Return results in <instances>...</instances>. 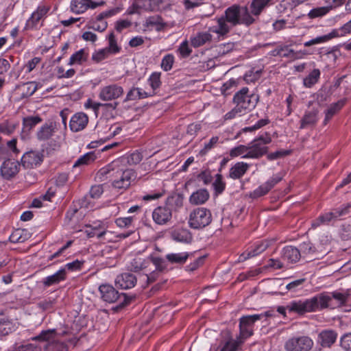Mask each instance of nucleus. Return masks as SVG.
I'll use <instances>...</instances> for the list:
<instances>
[{"label":"nucleus","instance_id":"nucleus-14","mask_svg":"<svg viewBox=\"0 0 351 351\" xmlns=\"http://www.w3.org/2000/svg\"><path fill=\"white\" fill-rule=\"evenodd\" d=\"M20 164L18 161L7 160L1 167V176L5 179H10L15 176L19 171Z\"/></svg>","mask_w":351,"mask_h":351},{"label":"nucleus","instance_id":"nucleus-2","mask_svg":"<svg viewBox=\"0 0 351 351\" xmlns=\"http://www.w3.org/2000/svg\"><path fill=\"white\" fill-rule=\"evenodd\" d=\"M114 163H112L107 167L101 168L97 173V176L101 181L104 177L110 178L112 180V185L118 189H126L131 184V179L134 176L132 169H121L114 168Z\"/></svg>","mask_w":351,"mask_h":351},{"label":"nucleus","instance_id":"nucleus-34","mask_svg":"<svg viewBox=\"0 0 351 351\" xmlns=\"http://www.w3.org/2000/svg\"><path fill=\"white\" fill-rule=\"evenodd\" d=\"M165 204L173 211L181 208L183 204L182 197L180 195L169 197Z\"/></svg>","mask_w":351,"mask_h":351},{"label":"nucleus","instance_id":"nucleus-38","mask_svg":"<svg viewBox=\"0 0 351 351\" xmlns=\"http://www.w3.org/2000/svg\"><path fill=\"white\" fill-rule=\"evenodd\" d=\"M88 54H86L84 49H82L71 56L69 62V64H81L83 62H85L86 60Z\"/></svg>","mask_w":351,"mask_h":351},{"label":"nucleus","instance_id":"nucleus-12","mask_svg":"<svg viewBox=\"0 0 351 351\" xmlns=\"http://www.w3.org/2000/svg\"><path fill=\"white\" fill-rule=\"evenodd\" d=\"M88 123V117L84 112H77L72 116L69 128L72 132H77L84 130Z\"/></svg>","mask_w":351,"mask_h":351},{"label":"nucleus","instance_id":"nucleus-13","mask_svg":"<svg viewBox=\"0 0 351 351\" xmlns=\"http://www.w3.org/2000/svg\"><path fill=\"white\" fill-rule=\"evenodd\" d=\"M337 336V332L334 330H323L318 335L317 341L323 348H330L335 343Z\"/></svg>","mask_w":351,"mask_h":351},{"label":"nucleus","instance_id":"nucleus-16","mask_svg":"<svg viewBox=\"0 0 351 351\" xmlns=\"http://www.w3.org/2000/svg\"><path fill=\"white\" fill-rule=\"evenodd\" d=\"M136 277L131 273H123L116 278L115 283L117 287L122 289H128L134 287L136 284Z\"/></svg>","mask_w":351,"mask_h":351},{"label":"nucleus","instance_id":"nucleus-17","mask_svg":"<svg viewBox=\"0 0 351 351\" xmlns=\"http://www.w3.org/2000/svg\"><path fill=\"white\" fill-rule=\"evenodd\" d=\"M56 125L55 122L49 121L45 123L36 132V137L40 141L49 140L56 131Z\"/></svg>","mask_w":351,"mask_h":351},{"label":"nucleus","instance_id":"nucleus-28","mask_svg":"<svg viewBox=\"0 0 351 351\" xmlns=\"http://www.w3.org/2000/svg\"><path fill=\"white\" fill-rule=\"evenodd\" d=\"M57 332L55 329L43 330L38 335L32 338L35 341H47V343L56 341Z\"/></svg>","mask_w":351,"mask_h":351},{"label":"nucleus","instance_id":"nucleus-55","mask_svg":"<svg viewBox=\"0 0 351 351\" xmlns=\"http://www.w3.org/2000/svg\"><path fill=\"white\" fill-rule=\"evenodd\" d=\"M15 128V124L5 122L0 124V132L6 134H10L14 131Z\"/></svg>","mask_w":351,"mask_h":351},{"label":"nucleus","instance_id":"nucleus-22","mask_svg":"<svg viewBox=\"0 0 351 351\" xmlns=\"http://www.w3.org/2000/svg\"><path fill=\"white\" fill-rule=\"evenodd\" d=\"M212 40V35L208 32H199L191 38V45L194 47H199Z\"/></svg>","mask_w":351,"mask_h":351},{"label":"nucleus","instance_id":"nucleus-59","mask_svg":"<svg viewBox=\"0 0 351 351\" xmlns=\"http://www.w3.org/2000/svg\"><path fill=\"white\" fill-rule=\"evenodd\" d=\"M90 25L88 26V28L101 32L106 30L108 27L107 22L106 21H102L101 23H98L97 21H92L90 23Z\"/></svg>","mask_w":351,"mask_h":351},{"label":"nucleus","instance_id":"nucleus-58","mask_svg":"<svg viewBox=\"0 0 351 351\" xmlns=\"http://www.w3.org/2000/svg\"><path fill=\"white\" fill-rule=\"evenodd\" d=\"M282 179V177L279 175H275L272 178H271L269 180L264 183L265 186L267 188L269 191H270L277 183L280 182Z\"/></svg>","mask_w":351,"mask_h":351},{"label":"nucleus","instance_id":"nucleus-27","mask_svg":"<svg viewBox=\"0 0 351 351\" xmlns=\"http://www.w3.org/2000/svg\"><path fill=\"white\" fill-rule=\"evenodd\" d=\"M270 1L271 0H253L250 5L252 14L256 16H259L263 9L269 5Z\"/></svg>","mask_w":351,"mask_h":351},{"label":"nucleus","instance_id":"nucleus-15","mask_svg":"<svg viewBox=\"0 0 351 351\" xmlns=\"http://www.w3.org/2000/svg\"><path fill=\"white\" fill-rule=\"evenodd\" d=\"M319 110L316 108L306 111L300 120V129L314 128L319 120Z\"/></svg>","mask_w":351,"mask_h":351},{"label":"nucleus","instance_id":"nucleus-18","mask_svg":"<svg viewBox=\"0 0 351 351\" xmlns=\"http://www.w3.org/2000/svg\"><path fill=\"white\" fill-rule=\"evenodd\" d=\"M281 257L284 261L293 263L298 262L301 258V254L297 247L289 245L282 249Z\"/></svg>","mask_w":351,"mask_h":351},{"label":"nucleus","instance_id":"nucleus-23","mask_svg":"<svg viewBox=\"0 0 351 351\" xmlns=\"http://www.w3.org/2000/svg\"><path fill=\"white\" fill-rule=\"evenodd\" d=\"M209 196V193L206 189H199L192 193L189 201L192 204H202L208 199Z\"/></svg>","mask_w":351,"mask_h":351},{"label":"nucleus","instance_id":"nucleus-31","mask_svg":"<svg viewBox=\"0 0 351 351\" xmlns=\"http://www.w3.org/2000/svg\"><path fill=\"white\" fill-rule=\"evenodd\" d=\"M89 0H73L71 3V9L72 12L81 14L88 9Z\"/></svg>","mask_w":351,"mask_h":351},{"label":"nucleus","instance_id":"nucleus-40","mask_svg":"<svg viewBox=\"0 0 351 351\" xmlns=\"http://www.w3.org/2000/svg\"><path fill=\"white\" fill-rule=\"evenodd\" d=\"M95 156L94 152H88L80 157L74 163L73 167H80L82 165H88L90 162L94 161Z\"/></svg>","mask_w":351,"mask_h":351},{"label":"nucleus","instance_id":"nucleus-48","mask_svg":"<svg viewBox=\"0 0 351 351\" xmlns=\"http://www.w3.org/2000/svg\"><path fill=\"white\" fill-rule=\"evenodd\" d=\"M109 40V47L108 48H106L108 50V53H116L119 52L120 47L117 45V41L115 40V37L114 33L112 32L108 36Z\"/></svg>","mask_w":351,"mask_h":351},{"label":"nucleus","instance_id":"nucleus-4","mask_svg":"<svg viewBox=\"0 0 351 351\" xmlns=\"http://www.w3.org/2000/svg\"><path fill=\"white\" fill-rule=\"evenodd\" d=\"M99 290L101 293V298L105 302L112 303L116 302L118 299L123 298V300L120 304L113 308L115 311H118L119 309L127 306L136 298L134 295H128L126 293L119 294V292L110 285H101L99 286Z\"/></svg>","mask_w":351,"mask_h":351},{"label":"nucleus","instance_id":"nucleus-39","mask_svg":"<svg viewBox=\"0 0 351 351\" xmlns=\"http://www.w3.org/2000/svg\"><path fill=\"white\" fill-rule=\"evenodd\" d=\"M148 259L156 267L155 271L162 273L167 269V264L165 259L153 255H150Z\"/></svg>","mask_w":351,"mask_h":351},{"label":"nucleus","instance_id":"nucleus-11","mask_svg":"<svg viewBox=\"0 0 351 351\" xmlns=\"http://www.w3.org/2000/svg\"><path fill=\"white\" fill-rule=\"evenodd\" d=\"M123 93L121 86L111 84L101 88L99 97L103 101H110L121 97Z\"/></svg>","mask_w":351,"mask_h":351},{"label":"nucleus","instance_id":"nucleus-50","mask_svg":"<svg viewBox=\"0 0 351 351\" xmlns=\"http://www.w3.org/2000/svg\"><path fill=\"white\" fill-rule=\"evenodd\" d=\"M174 58L171 54L166 55L162 60L161 67L165 71H168L171 70L172 68V65L173 63Z\"/></svg>","mask_w":351,"mask_h":351},{"label":"nucleus","instance_id":"nucleus-1","mask_svg":"<svg viewBox=\"0 0 351 351\" xmlns=\"http://www.w3.org/2000/svg\"><path fill=\"white\" fill-rule=\"evenodd\" d=\"M346 300L347 295L341 293H323L304 301H293L287 306V308L290 312L303 315L306 313L315 312L328 307L334 308L335 306L343 305L346 303Z\"/></svg>","mask_w":351,"mask_h":351},{"label":"nucleus","instance_id":"nucleus-41","mask_svg":"<svg viewBox=\"0 0 351 351\" xmlns=\"http://www.w3.org/2000/svg\"><path fill=\"white\" fill-rule=\"evenodd\" d=\"M147 263L145 260L141 258H135L131 262L130 270L134 272L139 271L147 267Z\"/></svg>","mask_w":351,"mask_h":351},{"label":"nucleus","instance_id":"nucleus-57","mask_svg":"<svg viewBox=\"0 0 351 351\" xmlns=\"http://www.w3.org/2000/svg\"><path fill=\"white\" fill-rule=\"evenodd\" d=\"M304 278H300L292 281L286 285V290L295 291L298 290V288L304 283Z\"/></svg>","mask_w":351,"mask_h":351},{"label":"nucleus","instance_id":"nucleus-25","mask_svg":"<svg viewBox=\"0 0 351 351\" xmlns=\"http://www.w3.org/2000/svg\"><path fill=\"white\" fill-rule=\"evenodd\" d=\"M192 253H171L166 255V259L172 264H184Z\"/></svg>","mask_w":351,"mask_h":351},{"label":"nucleus","instance_id":"nucleus-20","mask_svg":"<svg viewBox=\"0 0 351 351\" xmlns=\"http://www.w3.org/2000/svg\"><path fill=\"white\" fill-rule=\"evenodd\" d=\"M66 271L65 269H61L54 274L49 276L43 280V284L45 287H50L57 285L66 279Z\"/></svg>","mask_w":351,"mask_h":351},{"label":"nucleus","instance_id":"nucleus-52","mask_svg":"<svg viewBox=\"0 0 351 351\" xmlns=\"http://www.w3.org/2000/svg\"><path fill=\"white\" fill-rule=\"evenodd\" d=\"M142 154L138 152H135L128 156L127 160L129 165H135L138 164L142 160Z\"/></svg>","mask_w":351,"mask_h":351},{"label":"nucleus","instance_id":"nucleus-6","mask_svg":"<svg viewBox=\"0 0 351 351\" xmlns=\"http://www.w3.org/2000/svg\"><path fill=\"white\" fill-rule=\"evenodd\" d=\"M271 141V138L268 134L261 135L255 138L251 143L247 153L243 156V158H259L267 154L268 147L265 146Z\"/></svg>","mask_w":351,"mask_h":351},{"label":"nucleus","instance_id":"nucleus-24","mask_svg":"<svg viewBox=\"0 0 351 351\" xmlns=\"http://www.w3.org/2000/svg\"><path fill=\"white\" fill-rule=\"evenodd\" d=\"M172 238L177 242L184 243H190L193 239L191 232L186 229H180L174 231L172 233Z\"/></svg>","mask_w":351,"mask_h":351},{"label":"nucleus","instance_id":"nucleus-53","mask_svg":"<svg viewBox=\"0 0 351 351\" xmlns=\"http://www.w3.org/2000/svg\"><path fill=\"white\" fill-rule=\"evenodd\" d=\"M291 150H279L267 155V158L269 160H276L278 158L288 156L291 154Z\"/></svg>","mask_w":351,"mask_h":351},{"label":"nucleus","instance_id":"nucleus-51","mask_svg":"<svg viewBox=\"0 0 351 351\" xmlns=\"http://www.w3.org/2000/svg\"><path fill=\"white\" fill-rule=\"evenodd\" d=\"M149 82L154 90L159 88L161 84L160 73H153L149 78Z\"/></svg>","mask_w":351,"mask_h":351},{"label":"nucleus","instance_id":"nucleus-5","mask_svg":"<svg viewBox=\"0 0 351 351\" xmlns=\"http://www.w3.org/2000/svg\"><path fill=\"white\" fill-rule=\"evenodd\" d=\"M258 101V96L254 94H249L247 87L242 88L237 92L233 97V103L235 106L243 113L247 110H252Z\"/></svg>","mask_w":351,"mask_h":351},{"label":"nucleus","instance_id":"nucleus-10","mask_svg":"<svg viewBox=\"0 0 351 351\" xmlns=\"http://www.w3.org/2000/svg\"><path fill=\"white\" fill-rule=\"evenodd\" d=\"M172 212L166 204L158 206L152 212V219L156 224L165 225L171 219Z\"/></svg>","mask_w":351,"mask_h":351},{"label":"nucleus","instance_id":"nucleus-61","mask_svg":"<svg viewBox=\"0 0 351 351\" xmlns=\"http://www.w3.org/2000/svg\"><path fill=\"white\" fill-rule=\"evenodd\" d=\"M234 47V44L233 43H228L219 45L217 46V49L219 53L226 54L230 51H231Z\"/></svg>","mask_w":351,"mask_h":351},{"label":"nucleus","instance_id":"nucleus-46","mask_svg":"<svg viewBox=\"0 0 351 351\" xmlns=\"http://www.w3.org/2000/svg\"><path fill=\"white\" fill-rule=\"evenodd\" d=\"M316 250L315 247L310 241L303 242L300 245V254H313Z\"/></svg>","mask_w":351,"mask_h":351},{"label":"nucleus","instance_id":"nucleus-35","mask_svg":"<svg viewBox=\"0 0 351 351\" xmlns=\"http://www.w3.org/2000/svg\"><path fill=\"white\" fill-rule=\"evenodd\" d=\"M9 239L12 243H23L27 239V231L17 229L11 234Z\"/></svg>","mask_w":351,"mask_h":351},{"label":"nucleus","instance_id":"nucleus-45","mask_svg":"<svg viewBox=\"0 0 351 351\" xmlns=\"http://www.w3.org/2000/svg\"><path fill=\"white\" fill-rule=\"evenodd\" d=\"M219 139V138L218 136L212 137L209 142L205 143L204 148L199 151V154L202 156L206 155L208 151L215 147L218 143Z\"/></svg>","mask_w":351,"mask_h":351},{"label":"nucleus","instance_id":"nucleus-37","mask_svg":"<svg viewBox=\"0 0 351 351\" xmlns=\"http://www.w3.org/2000/svg\"><path fill=\"white\" fill-rule=\"evenodd\" d=\"M49 10V8L48 7L39 6L37 10L32 13L29 21H31L33 25H36L45 15L47 14Z\"/></svg>","mask_w":351,"mask_h":351},{"label":"nucleus","instance_id":"nucleus-19","mask_svg":"<svg viewBox=\"0 0 351 351\" xmlns=\"http://www.w3.org/2000/svg\"><path fill=\"white\" fill-rule=\"evenodd\" d=\"M269 246L267 241H263L260 244L256 245L253 249L247 250L241 254L239 261H244L250 258L256 256L264 252Z\"/></svg>","mask_w":351,"mask_h":351},{"label":"nucleus","instance_id":"nucleus-43","mask_svg":"<svg viewBox=\"0 0 351 351\" xmlns=\"http://www.w3.org/2000/svg\"><path fill=\"white\" fill-rule=\"evenodd\" d=\"M215 177L216 178L213 185L215 193L221 194L225 189L226 183L223 181V177L221 174L217 173Z\"/></svg>","mask_w":351,"mask_h":351},{"label":"nucleus","instance_id":"nucleus-54","mask_svg":"<svg viewBox=\"0 0 351 351\" xmlns=\"http://www.w3.org/2000/svg\"><path fill=\"white\" fill-rule=\"evenodd\" d=\"M345 102V100H339L331 104L326 111L334 116L344 106Z\"/></svg>","mask_w":351,"mask_h":351},{"label":"nucleus","instance_id":"nucleus-42","mask_svg":"<svg viewBox=\"0 0 351 351\" xmlns=\"http://www.w3.org/2000/svg\"><path fill=\"white\" fill-rule=\"evenodd\" d=\"M330 10V8L328 7H319L316 8L311 10L308 14V16L309 19H315L317 17H321L326 14Z\"/></svg>","mask_w":351,"mask_h":351},{"label":"nucleus","instance_id":"nucleus-33","mask_svg":"<svg viewBox=\"0 0 351 351\" xmlns=\"http://www.w3.org/2000/svg\"><path fill=\"white\" fill-rule=\"evenodd\" d=\"M319 76L320 71L317 69H313V71L310 73L304 79V85L306 87L311 88L317 82Z\"/></svg>","mask_w":351,"mask_h":351},{"label":"nucleus","instance_id":"nucleus-60","mask_svg":"<svg viewBox=\"0 0 351 351\" xmlns=\"http://www.w3.org/2000/svg\"><path fill=\"white\" fill-rule=\"evenodd\" d=\"M178 51H180L181 56L184 58L188 57L192 52V50L189 46V43L187 40L184 41L180 45Z\"/></svg>","mask_w":351,"mask_h":351},{"label":"nucleus","instance_id":"nucleus-62","mask_svg":"<svg viewBox=\"0 0 351 351\" xmlns=\"http://www.w3.org/2000/svg\"><path fill=\"white\" fill-rule=\"evenodd\" d=\"M236 86V81L234 80H230L224 83L221 87V92L224 95H228L230 93L229 91L232 87Z\"/></svg>","mask_w":351,"mask_h":351},{"label":"nucleus","instance_id":"nucleus-30","mask_svg":"<svg viewBox=\"0 0 351 351\" xmlns=\"http://www.w3.org/2000/svg\"><path fill=\"white\" fill-rule=\"evenodd\" d=\"M248 8L245 7H241V16H239V25L243 24L246 26H250L253 24L256 19L251 15Z\"/></svg>","mask_w":351,"mask_h":351},{"label":"nucleus","instance_id":"nucleus-44","mask_svg":"<svg viewBox=\"0 0 351 351\" xmlns=\"http://www.w3.org/2000/svg\"><path fill=\"white\" fill-rule=\"evenodd\" d=\"M263 315H247L243 316L240 319V324L241 326H246L247 327H250L256 321L260 319L262 317Z\"/></svg>","mask_w":351,"mask_h":351},{"label":"nucleus","instance_id":"nucleus-9","mask_svg":"<svg viewBox=\"0 0 351 351\" xmlns=\"http://www.w3.org/2000/svg\"><path fill=\"white\" fill-rule=\"evenodd\" d=\"M43 151H29L25 153L21 158V164L26 169H32L40 165L43 161Z\"/></svg>","mask_w":351,"mask_h":351},{"label":"nucleus","instance_id":"nucleus-26","mask_svg":"<svg viewBox=\"0 0 351 351\" xmlns=\"http://www.w3.org/2000/svg\"><path fill=\"white\" fill-rule=\"evenodd\" d=\"M39 116H29L23 119V133H27L42 121Z\"/></svg>","mask_w":351,"mask_h":351},{"label":"nucleus","instance_id":"nucleus-49","mask_svg":"<svg viewBox=\"0 0 351 351\" xmlns=\"http://www.w3.org/2000/svg\"><path fill=\"white\" fill-rule=\"evenodd\" d=\"M269 191L265 186L264 184L258 186L256 189L251 192L249 197L252 199H257L266 195Z\"/></svg>","mask_w":351,"mask_h":351},{"label":"nucleus","instance_id":"nucleus-64","mask_svg":"<svg viewBox=\"0 0 351 351\" xmlns=\"http://www.w3.org/2000/svg\"><path fill=\"white\" fill-rule=\"evenodd\" d=\"M108 53V50L106 49H101L93 54L92 59L97 62H99L105 59L107 57Z\"/></svg>","mask_w":351,"mask_h":351},{"label":"nucleus","instance_id":"nucleus-63","mask_svg":"<svg viewBox=\"0 0 351 351\" xmlns=\"http://www.w3.org/2000/svg\"><path fill=\"white\" fill-rule=\"evenodd\" d=\"M201 129V125L197 123H193L188 125L186 134L191 136H195Z\"/></svg>","mask_w":351,"mask_h":351},{"label":"nucleus","instance_id":"nucleus-29","mask_svg":"<svg viewBox=\"0 0 351 351\" xmlns=\"http://www.w3.org/2000/svg\"><path fill=\"white\" fill-rule=\"evenodd\" d=\"M16 88H22L21 97L27 98L32 96L36 91L38 89V84L36 82H29Z\"/></svg>","mask_w":351,"mask_h":351},{"label":"nucleus","instance_id":"nucleus-36","mask_svg":"<svg viewBox=\"0 0 351 351\" xmlns=\"http://www.w3.org/2000/svg\"><path fill=\"white\" fill-rule=\"evenodd\" d=\"M45 351H67V346L63 342L53 341L44 346Z\"/></svg>","mask_w":351,"mask_h":351},{"label":"nucleus","instance_id":"nucleus-32","mask_svg":"<svg viewBox=\"0 0 351 351\" xmlns=\"http://www.w3.org/2000/svg\"><path fill=\"white\" fill-rule=\"evenodd\" d=\"M15 325L10 320L0 319V337L5 336L14 330Z\"/></svg>","mask_w":351,"mask_h":351},{"label":"nucleus","instance_id":"nucleus-47","mask_svg":"<svg viewBox=\"0 0 351 351\" xmlns=\"http://www.w3.org/2000/svg\"><path fill=\"white\" fill-rule=\"evenodd\" d=\"M340 346L346 351H351V332L341 336Z\"/></svg>","mask_w":351,"mask_h":351},{"label":"nucleus","instance_id":"nucleus-3","mask_svg":"<svg viewBox=\"0 0 351 351\" xmlns=\"http://www.w3.org/2000/svg\"><path fill=\"white\" fill-rule=\"evenodd\" d=\"M239 16H241V7L237 5H233L228 8L222 15L217 19V29L215 32L220 35L227 34L230 29L239 25Z\"/></svg>","mask_w":351,"mask_h":351},{"label":"nucleus","instance_id":"nucleus-56","mask_svg":"<svg viewBox=\"0 0 351 351\" xmlns=\"http://www.w3.org/2000/svg\"><path fill=\"white\" fill-rule=\"evenodd\" d=\"M249 147L245 145H239L230 150V155L231 157H236L243 154H246Z\"/></svg>","mask_w":351,"mask_h":351},{"label":"nucleus","instance_id":"nucleus-8","mask_svg":"<svg viewBox=\"0 0 351 351\" xmlns=\"http://www.w3.org/2000/svg\"><path fill=\"white\" fill-rule=\"evenodd\" d=\"M313 346V341L306 336L292 337L285 345L286 351H309Z\"/></svg>","mask_w":351,"mask_h":351},{"label":"nucleus","instance_id":"nucleus-21","mask_svg":"<svg viewBox=\"0 0 351 351\" xmlns=\"http://www.w3.org/2000/svg\"><path fill=\"white\" fill-rule=\"evenodd\" d=\"M250 165L243 162H237L232 167L228 176L234 180L240 179L248 170Z\"/></svg>","mask_w":351,"mask_h":351},{"label":"nucleus","instance_id":"nucleus-7","mask_svg":"<svg viewBox=\"0 0 351 351\" xmlns=\"http://www.w3.org/2000/svg\"><path fill=\"white\" fill-rule=\"evenodd\" d=\"M212 221L210 211L206 208L194 209L189 215V225L193 229H202L208 226Z\"/></svg>","mask_w":351,"mask_h":351}]
</instances>
